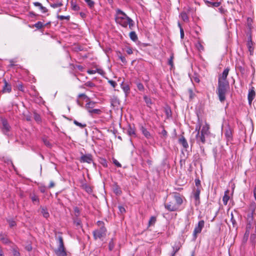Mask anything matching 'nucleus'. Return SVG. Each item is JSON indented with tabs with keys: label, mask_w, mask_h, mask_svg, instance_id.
Masks as SVG:
<instances>
[{
	"label": "nucleus",
	"mask_w": 256,
	"mask_h": 256,
	"mask_svg": "<svg viewBox=\"0 0 256 256\" xmlns=\"http://www.w3.org/2000/svg\"><path fill=\"white\" fill-rule=\"evenodd\" d=\"M228 88V82H222L220 80H218L217 94L220 102H224L225 100L226 94Z\"/></svg>",
	"instance_id": "2"
},
{
	"label": "nucleus",
	"mask_w": 256,
	"mask_h": 256,
	"mask_svg": "<svg viewBox=\"0 0 256 256\" xmlns=\"http://www.w3.org/2000/svg\"><path fill=\"white\" fill-rule=\"evenodd\" d=\"M115 20L117 24L124 28H126L128 25L129 28L132 30L134 26V21L120 9L116 10Z\"/></svg>",
	"instance_id": "1"
},
{
	"label": "nucleus",
	"mask_w": 256,
	"mask_h": 256,
	"mask_svg": "<svg viewBox=\"0 0 256 256\" xmlns=\"http://www.w3.org/2000/svg\"><path fill=\"white\" fill-rule=\"evenodd\" d=\"M2 130L4 134H6L7 132H8L10 130V126L7 122V121L6 120H2Z\"/></svg>",
	"instance_id": "13"
},
{
	"label": "nucleus",
	"mask_w": 256,
	"mask_h": 256,
	"mask_svg": "<svg viewBox=\"0 0 256 256\" xmlns=\"http://www.w3.org/2000/svg\"><path fill=\"white\" fill-rule=\"evenodd\" d=\"M109 250H112L114 248V243L113 242V240H112L109 243Z\"/></svg>",
	"instance_id": "42"
},
{
	"label": "nucleus",
	"mask_w": 256,
	"mask_h": 256,
	"mask_svg": "<svg viewBox=\"0 0 256 256\" xmlns=\"http://www.w3.org/2000/svg\"><path fill=\"white\" fill-rule=\"evenodd\" d=\"M164 207L170 212L176 211L178 208L172 200L167 203H165Z\"/></svg>",
	"instance_id": "7"
},
{
	"label": "nucleus",
	"mask_w": 256,
	"mask_h": 256,
	"mask_svg": "<svg viewBox=\"0 0 256 256\" xmlns=\"http://www.w3.org/2000/svg\"><path fill=\"white\" fill-rule=\"evenodd\" d=\"M12 90L11 86L9 84L6 80H4V86L3 87V92H10Z\"/></svg>",
	"instance_id": "14"
},
{
	"label": "nucleus",
	"mask_w": 256,
	"mask_h": 256,
	"mask_svg": "<svg viewBox=\"0 0 256 256\" xmlns=\"http://www.w3.org/2000/svg\"><path fill=\"white\" fill-rule=\"evenodd\" d=\"M12 253H13V255L14 256H20V252L14 248L12 250Z\"/></svg>",
	"instance_id": "46"
},
{
	"label": "nucleus",
	"mask_w": 256,
	"mask_h": 256,
	"mask_svg": "<svg viewBox=\"0 0 256 256\" xmlns=\"http://www.w3.org/2000/svg\"><path fill=\"white\" fill-rule=\"evenodd\" d=\"M114 164L118 167H121V164L116 159L113 160Z\"/></svg>",
	"instance_id": "47"
},
{
	"label": "nucleus",
	"mask_w": 256,
	"mask_h": 256,
	"mask_svg": "<svg viewBox=\"0 0 256 256\" xmlns=\"http://www.w3.org/2000/svg\"><path fill=\"white\" fill-rule=\"evenodd\" d=\"M88 73L90 74H94L96 73V70H88Z\"/></svg>",
	"instance_id": "57"
},
{
	"label": "nucleus",
	"mask_w": 256,
	"mask_h": 256,
	"mask_svg": "<svg viewBox=\"0 0 256 256\" xmlns=\"http://www.w3.org/2000/svg\"><path fill=\"white\" fill-rule=\"evenodd\" d=\"M83 97H84V98H86V94H80L78 95V98H83Z\"/></svg>",
	"instance_id": "62"
},
{
	"label": "nucleus",
	"mask_w": 256,
	"mask_h": 256,
	"mask_svg": "<svg viewBox=\"0 0 256 256\" xmlns=\"http://www.w3.org/2000/svg\"><path fill=\"white\" fill-rule=\"evenodd\" d=\"M210 4L214 7H218L220 6V2H210Z\"/></svg>",
	"instance_id": "49"
},
{
	"label": "nucleus",
	"mask_w": 256,
	"mask_h": 256,
	"mask_svg": "<svg viewBox=\"0 0 256 256\" xmlns=\"http://www.w3.org/2000/svg\"><path fill=\"white\" fill-rule=\"evenodd\" d=\"M35 26L38 28H42L43 27V24L42 22H36V24H35Z\"/></svg>",
	"instance_id": "38"
},
{
	"label": "nucleus",
	"mask_w": 256,
	"mask_h": 256,
	"mask_svg": "<svg viewBox=\"0 0 256 256\" xmlns=\"http://www.w3.org/2000/svg\"><path fill=\"white\" fill-rule=\"evenodd\" d=\"M58 242H59L58 246H64L62 238L61 236H59L58 237Z\"/></svg>",
	"instance_id": "32"
},
{
	"label": "nucleus",
	"mask_w": 256,
	"mask_h": 256,
	"mask_svg": "<svg viewBox=\"0 0 256 256\" xmlns=\"http://www.w3.org/2000/svg\"><path fill=\"white\" fill-rule=\"evenodd\" d=\"M41 214L45 218H48L49 216V213L46 208H41Z\"/></svg>",
	"instance_id": "22"
},
{
	"label": "nucleus",
	"mask_w": 256,
	"mask_h": 256,
	"mask_svg": "<svg viewBox=\"0 0 256 256\" xmlns=\"http://www.w3.org/2000/svg\"><path fill=\"white\" fill-rule=\"evenodd\" d=\"M173 58H174V56L172 55L170 56V59L168 60V64L172 66H173Z\"/></svg>",
	"instance_id": "48"
},
{
	"label": "nucleus",
	"mask_w": 256,
	"mask_h": 256,
	"mask_svg": "<svg viewBox=\"0 0 256 256\" xmlns=\"http://www.w3.org/2000/svg\"><path fill=\"white\" fill-rule=\"evenodd\" d=\"M8 222L10 228H12L16 225V222L12 220H8Z\"/></svg>",
	"instance_id": "40"
},
{
	"label": "nucleus",
	"mask_w": 256,
	"mask_h": 256,
	"mask_svg": "<svg viewBox=\"0 0 256 256\" xmlns=\"http://www.w3.org/2000/svg\"><path fill=\"white\" fill-rule=\"evenodd\" d=\"M100 112V110L99 109H92L88 112L92 115L93 114H99Z\"/></svg>",
	"instance_id": "29"
},
{
	"label": "nucleus",
	"mask_w": 256,
	"mask_h": 256,
	"mask_svg": "<svg viewBox=\"0 0 256 256\" xmlns=\"http://www.w3.org/2000/svg\"><path fill=\"white\" fill-rule=\"evenodd\" d=\"M179 143L181 144L183 147L185 148H187L188 146V144L186 142V140L185 139V138L184 136H182L179 139Z\"/></svg>",
	"instance_id": "16"
},
{
	"label": "nucleus",
	"mask_w": 256,
	"mask_h": 256,
	"mask_svg": "<svg viewBox=\"0 0 256 256\" xmlns=\"http://www.w3.org/2000/svg\"><path fill=\"white\" fill-rule=\"evenodd\" d=\"M130 36L133 41H136L138 39L137 36L134 32H131L130 33Z\"/></svg>",
	"instance_id": "23"
},
{
	"label": "nucleus",
	"mask_w": 256,
	"mask_h": 256,
	"mask_svg": "<svg viewBox=\"0 0 256 256\" xmlns=\"http://www.w3.org/2000/svg\"><path fill=\"white\" fill-rule=\"evenodd\" d=\"M180 16L182 18V20L184 22H188V18L186 14L184 12H182L180 14Z\"/></svg>",
	"instance_id": "24"
},
{
	"label": "nucleus",
	"mask_w": 256,
	"mask_h": 256,
	"mask_svg": "<svg viewBox=\"0 0 256 256\" xmlns=\"http://www.w3.org/2000/svg\"><path fill=\"white\" fill-rule=\"evenodd\" d=\"M86 85L88 86H94V84L90 82H88L86 84Z\"/></svg>",
	"instance_id": "60"
},
{
	"label": "nucleus",
	"mask_w": 256,
	"mask_h": 256,
	"mask_svg": "<svg viewBox=\"0 0 256 256\" xmlns=\"http://www.w3.org/2000/svg\"><path fill=\"white\" fill-rule=\"evenodd\" d=\"M95 102H88L86 105V108L89 112L90 110L93 109V108L94 106Z\"/></svg>",
	"instance_id": "21"
},
{
	"label": "nucleus",
	"mask_w": 256,
	"mask_h": 256,
	"mask_svg": "<svg viewBox=\"0 0 256 256\" xmlns=\"http://www.w3.org/2000/svg\"><path fill=\"white\" fill-rule=\"evenodd\" d=\"M137 86L140 90H142L144 89V86L142 84H138Z\"/></svg>",
	"instance_id": "52"
},
{
	"label": "nucleus",
	"mask_w": 256,
	"mask_h": 256,
	"mask_svg": "<svg viewBox=\"0 0 256 256\" xmlns=\"http://www.w3.org/2000/svg\"><path fill=\"white\" fill-rule=\"evenodd\" d=\"M58 18L60 20H69L70 16H58Z\"/></svg>",
	"instance_id": "35"
},
{
	"label": "nucleus",
	"mask_w": 256,
	"mask_h": 256,
	"mask_svg": "<svg viewBox=\"0 0 256 256\" xmlns=\"http://www.w3.org/2000/svg\"><path fill=\"white\" fill-rule=\"evenodd\" d=\"M108 82L114 88L116 87V83L114 82V81H113V80H109L108 81Z\"/></svg>",
	"instance_id": "51"
},
{
	"label": "nucleus",
	"mask_w": 256,
	"mask_h": 256,
	"mask_svg": "<svg viewBox=\"0 0 256 256\" xmlns=\"http://www.w3.org/2000/svg\"><path fill=\"white\" fill-rule=\"evenodd\" d=\"M161 134L163 136L164 138H166L167 136V132L165 130H162L161 132Z\"/></svg>",
	"instance_id": "50"
},
{
	"label": "nucleus",
	"mask_w": 256,
	"mask_h": 256,
	"mask_svg": "<svg viewBox=\"0 0 256 256\" xmlns=\"http://www.w3.org/2000/svg\"><path fill=\"white\" fill-rule=\"evenodd\" d=\"M180 248V246H173V252L171 256H174V255L178 251Z\"/></svg>",
	"instance_id": "25"
},
{
	"label": "nucleus",
	"mask_w": 256,
	"mask_h": 256,
	"mask_svg": "<svg viewBox=\"0 0 256 256\" xmlns=\"http://www.w3.org/2000/svg\"><path fill=\"white\" fill-rule=\"evenodd\" d=\"M144 100L148 106H150V105L152 104L150 98H148L146 96H144Z\"/></svg>",
	"instance_id": "31"
},
{
	"label": "nucleus",
	"mask_w": 256,
	"mask_h": 256,
	"mask_svg": "<svg viewBox=\"0 0 256 256\" xmlns=\"http://www.w3.org/2000/svg\"><path fill=\"white\" fill-rule=\"evenodd\" d=\"M18 89L21 91H23V86L22 84H18Z\"/></svg>",
	"instance_id": "59"
},
{
	"label": "nucleus",
	"mask_w": 256,
	"mask_h": 256,
	"mask_svg": "<svg viewBox=\"0 0 256 256\" xmlns=\"http://www.w3.org/2000/svg\"><path fill=\"white\" fill-rule=\"evenodd\" d=\"M57 256H66V252L64 246H58L55 250Z\"/></svg>",
	"instance_id": "10"
},
{
	"label": "nucleus",
	"mask_w": 256,
	"mask_h": 256,
	"mask_svg": "<svg viewBox=\"0 0 256 256\" xmlns=\"http://www.w3.org/2000/svg\"><path fill=\"white\" fill-rule=\"evenodd\" d=\"M204 225V222L203 220L199 221L198 224L196 226L194 232L193 237L194 239L196 240L197 238V234L200 233L202 228Z\"/></svg>",
	"instance_id": "6"
},
{
	"label": "nucleus",
	"mask_w": 256,
	"mask_h": 256,
	"mask_svg": "<svg viewBox=\"0 0 256 256\" xmlns=\"http://www.w3.org/2000/svg\"><path fill=\"white\" fill-rule=\"evenodd\" d=\"M126 52L129 54H132V48H128L126 50Z\"/></svg>",
	"instance_id": "56"
},
{
	"label": "nucleus",
	"mask_w": 256,
	"mask_h": 256,
	"mask_svg": "<svg viewBox=\"0 0 256 256\" xmlns=\"http://www.w3.org/2000/svg\"><path fill=\"white\" fill-rule=\"evenodd\" d=\"M84 1L90 8H92L94 6V2L92 0H84Z\"/></svg>",
	"instance_id": "26"
},
{
	"label": "nucleus",
	"mask_w": 256,
	"mask_h": 256,
	"mask_svg": "<svg viewBox=\"0 0 256 256\" xmlns=\"http://www.w3.org/2000/svg\"><path fill=\"white\" fill-rule=\"evenodd\" d=\"M62 6V3H56V4H50V6L53 8H57L58 7H60Z\"/></svg>",
	"instance_id": "39"
},
{
	"label": "nucleus",
	"mask_w": 256,
	"mask_h": 256,
	"mask_svg": "<svg viewBox=\"0 0 256 256\" xmlns=\"http://www.w3.org/2000/svg\"><path fill=\"white\" fill-rule=\"evenodd\" d=\"M249 209L250 211V214H254V211L256 209V204L254 202H251L250 205Z\"/></svg>",
	"instance_id": "20"
},
{
	"label": "nucleus",
	"mask_w": 256,
	"mask_h": 256,
	"mask_svg": "<svg viewBox=\"0 0 256 256\" xmlns=\"http://www.w3.org/2000/svg\"><path fill=\"white\" fill-rule=\"evenodd\" d=\"M254 215L252 214H248L247 216V225L246 230L244 236L248 237L250 233H252L254 230V227L256 226L255 221L254 220Z\"/></svg>",
	"instance_id": "3"
},
{
	"label": "nucleus",
	"mask_w": 256,
	"mask_h": 256,
	"mask_svg": "<svg viewBox=\"0 0 256 256\" xmlns=\"http://www.w3.org/2000/svg\"><path fill=\"white\" fill-rule=\"evenodd\" d=\"M156 222V217L154 216H152L149 220V222H148L149 226L154 225L155 224Z\"/></svg>",
	"instance_id": "27"
},
{
	"label": "nucleus",
	"mask_w": 256,
	"mask_h": 256,
	"mask_svg": "<svg viewBox=\"0 0 256 256\" xmlns=\"http://www.w3.org/2000/svg\"><path fill=\"white\" fill-rule=\"evenodd\" d=\"M98 225L100 228L93 232L95 240L104 237L106 234V229L104 226V224L102 221H98Z\"/></svg>",
	"instance_id": "4"
},
{
	"label": "nucleus",
	"mask_w": 256,
	"mask_h": 256,
	"mask_svg": "<svg viewBox=\"0 0 256 256\" xmlns=\"http://www.w3.org/2000/svg\"><path fill=\"white\" fill-rule=\"evenodd\" d=\"M34 119L37 122L40 121V116L37 114H34Z\"/></svg>",
	"instance_id": "55"
},
{
	"label": "nucleus",
	"mask_w": 256,
	"mask_h": 256,
	"mask_svg": "<svg viewBox=\"0 0 256 256\" xmlns=\"http://www.w3.org/2000/svg\"><path fill=\"white\" fill-rule=\"evenodd\" d=\"M32 200L33 202H36L38 200V198L36 196H34L32 197Z\"/></svg>",
	"instance_id": "58"
},
{
	"label": "nucleus",
	"mask_w": 256,
	"mask_h": 256,
	"mask_svg": "<svg viewBox=\"0 0 256 256\" xmlns=\"http://www.w3.org/2000/svg\"><path fill=\"white\" fill-rule=\"evenodd\" d=\"M255 96V92L254 90H251L249 91L248 94V100L249 104H250L252 101V100L254 99Z\"/></svg>",
	"instance_id": "15"
},
{
	"label": "nucleus",
	"mask_w": 256,
	"mask_h": 256,
	"mask_svg": "<svg viewBox=\"0 0 256 256\" xmlns=\"http://www.w3.org/2000/svg\"><path fill=\"white\" fill-rule=\"evenodd\" d=\"M128 132L130 136L135 134V131L134 129L132 128H130L128 130Z\"/></svg>",
	"instance_id": "34"
},
{
	"label": "nucleus",
	"mask_w": 256,
	"mask_h": 256,
	"mask_svg": "<svg viewBox=\"0 0 256 256\" xmlns=\"http://www.w3.org/2000/svg\"><path fill=\"white\" fill-rule=\"evenodd\" d=\"M123 90L126 94H127L128 92L130 90V87L128 85H126L123 86L122 87Z\"/></svg>",
	"instance_id": "36"
},
{
	"label": "nucleus",
	"mask_w": 256,
	"mask_h": 256,
	"mask_svg": "<svg viewBox=\"0 0 256 256\" xmlns=\"http://www.w3.org/2000/svg\"><path fill=\"white\" fill-rule=\"evenodd\" d=\"M198 48L199 50H203L204 48L202 45L200 44H198Z\"/></svg>",
	"instance_id": "61"
},
{
	"label": "nucleus",
	"mask_w": 256,
	"mask_h": 256,
	"mask_svg": "<svg viewBox=\"0 0 256 256\" xmlns=\"http://www.w3.org/2000/svg\"><path fill=\"white\" fill-rule=\"evenodd\" d=\"M26 249L28 250V251H30L32 250V246L28 245V246L26 247Z\"/></svg>",
	"instance_id": "63"
},
{
	"label": "nucleus",
	"mask_w": 256,
	"mask_h": 256,
	"mask_svg": "<svg viewBox=\"0 0 256 256\" xmlns=\"http://www.w3.org/2000/svg\"><path fill=\"white\" fill-rule=\"evenodd\" d=\"M200 124H198L196 126V130L198 131L197 134L196 135V140L198 142H201L204 144L206 142V136H207L205 134L200 132Z\"/></svg>",
	"instance_id": "5"
},
{
	"label": "nucleus",
	"mask_w": 256,
	"mask_h": 256,
	"mask_svg": "<svg viewBox=\"0 0 256 256\" xmlns=\"http://www.w3.org/2000/svg\"><path fill=\"white\" fill-rule=\"evenodd\" d=\"M226 136L228 138H230L232 136V132L230 130H227L226 132Z\"/></svg>",
	"instance_id": "53"
},
{
	"label": "nucleus",
	"mask_w": 256,
	"mask_h": 256,
	"mask_svg": "<svg viewBox=\"0 0 256 256\" xmlns=\"http://www.w3.org/2000/svg\"><path fill=\"white\" fill-rule=\"evenodd\" d=\"M81 162L90 164L92 162V156L90 154L84 155L80 158Z\"/></svg>",
	"instance_id": "12"
},
{
	"label": "nucleus",
	"mask_w": 256,
	"mask_h": 256,
	"mask_svg": "<svg viewBox=\"0 0 256 256\" xmlns=\"http://www.w3.org/2000/svg\"><path fill=\"white\" fill-rule=\"evenodd\" d=\"M178 26L180 28V38H183L184 37V31L182 28L181 27L180 23L178 24Z\"/></svg>",
	"instance_id": "37"
},
{
	"label": "nucleus",
	"mask_w": 256,
	"mask_h": 256,
	"mask_svg": "<svg viewBox=\"0 0 256 256\" xmlns=\"http://www.w3.org/2000/svg\"><path fill=\"white\" fill-rule=\"evenodd\" d=\"M254 198L256 200V187L254 190Z\"/></svg>",
	"instance_id": "64"
},
{
	"label": "nucleus",
	"mask_w": 256,
	"mask_h": 256,
	"mask_svg": "<svg viewBox=\"0 0 256 256\" xmlns=\"http://www.w3.org/2000/svg\"><path fill=\"white\" fill-rule=\"evenodd\" d=\"M34 4L35 6H38L43 13H45L47 12L46 8L43 6L40 3L38 2H35Z\"/></svg>",
	"instance_id": "18"
},
{
	"label": "nucleus",
	"mask_w": 256,
	"mask_h": 256,
	"mask_svg": "<svg viewBox=\"0 0 256 256\" xmlns=\"http://www.w3.org/2000/svg\"><path fill=\"white\" fill-rule=\"evenodd\" d=\"M228 191L226 190L224 192V195L222 198L223 203L224 205H226L228 200L230 199V196H228Z\"/></svg>",
	"instance_id": "19"
},
{
	"label": "nucleus",
	"mask_w": 256,
	"mask_h": 256,
	"mask_svg": "<svg viewBox=\"0 0 256 256\" xmlns=\"http://www.w3.org/2000/svg\"><path fill=\"white\" fill-rule=\"evenodd\" d=\"M200 190H196V192H195L194 194V197L196 199V200H198L199 198H200Z\"/></svg>",
	"instance_id": "33"
},
{
	"label": "nucleus",
	"mask_w": 256,
	"mask_h": 256,
	"mask_svg": "<svg viewBox=\"0 0 256 256\" xmlns=\"http://www.w3.org/2000/svg\"><path fill=\"white\" fill-rule=\"evenodd\" d=\"M118 58L124 64H126V60L125 57L124 56H123L120 53L118 55Z\"/></svg>",
	"instance_id": "28"
},
{
	"label": "nucleus",
	"mask_w": 256,
	"mask_h": 256,
	"mask_svg": "<svg viewBox=\"0 0 256 256\" xmlns=\"http://www.w3.org/2000/svg\"><path fill=\"white\" fill-rule=\"evenodd\" d=\"M230 69L228 68H226L224 70L222 74L220 75L218 77V80H220L222 82H228V81L226 80L228 75V74Z\"/></svg>",
	"instance_id": "9"
},
{
	"label": "nucleus",
	"mask_w": 256,
	"mask_h": 256,
	"mask_svg": "<svg viewBox=\"0 0 256 256\" xmlns=\"http://www.w3.org/2000/svg\"><path fill=\"white\" fill-rule=\"evenodd\" d=\"M230 220L232 222V224L233 225V226L234 227L236 225V220L234 219V216H233V214H231V218H230Z\"/></svg>",
	"instance_id": "41"
},
{
	"label": "nucleus",
	"mask_w": 256,
	"mask_h": 256,
	"mask_svg": "<svg viewBox=\"0 0 256 256\" xmlns=\"http://www.w3.org/2000/svg\"><path fill=\"white\" fill-rule=\"evenodd\" d=\"M172 200L174 202L175 204H176L178 208L182 203V200L178 194H175Z\"/></svg>",
	"instance_id": "11"
},
{
	"label": "nucleus",
	"mask_w": 256,
	"mask_h": 256,
	"mask_svg": "<svg viewBox=\"0 0 256 256\" xmlns=\"http://www.w3.org/2000/svg\"><path fill=\"white\" fill-rule=\"evenodd\" d=\"M74 123L76 126H79V127H80V128H84L86 127V124H81V123H80V122H78V121H76V120H74Z\"/></svg>",
	"instance_id": "30"
},
{
	"label": "nucleus",
	"mask_w": 256,
	"mask_h": 256,
	"mask_svg": "<svg viewBox=\"0 0 256 256\" xmlns=\"http://www.w3.org/2000/svg\"><path fill=\"white\" fill-rule=\"evenodd\" d=\"M200 124V126H202V128L201 130L200 131V132L201 133L206 134V136H208L210 133V131H209V129H210L209 124H208L206 122H204V123L203 124V122H202L199 121L198 124Z\"/></svg>",
	"instance_id": "8"
},
{
	"label": "nucleus",
	"mask_w": 256,
	"mask_h": 256,
	"mask_svg": "<svg viewBox=\"0 0 256 256\" xmlns=\"http://www.w3.org/2000/svg\"><path fill=\"white\" fill-rule=\"evenodd\" d=\"M141 130H142V134L146 138L149 139L152 137L151 134L150 133V132L144 128L142 126L141 128Z\"/></svg>",
	"instance_id": "17"
},
{
	"label": "nucleus",
	"mask_w": 256,
	"mask_h": 256,
	"mask_svg": "<svg viewBox=\"0 0 256 256\" xmlns=\"http://www.w3.org/2000/svg\"><path fill=\"white\" fill-rule=\"evenodd\" d=\"M72 9L74 10H79V6L75 4L72 3Z\"/></svg>",
	"instance_id": "45"
},
{
	"label": "nucleus",
	"mask_w": 256,
	"mask_h": 256,
	"mask_svg": "<svg viewBox=\"0 0 256 256\" xmlns=\"http://www.w3.org/2000/svg\"><path fill=\"white\" fill-rule=\"evenodd\" d=\"M114 192L118 195H120L122 192L120 190V188L116 187V188L114 189Z\"/></svg>",
	"instance_id": "44"
},
{
	"label": "nucleus",
	"mask_w": 256,
	"mask_h": 256,
	"mask_svg": "<svg viewBox=\"0 0 256 256\" xmlns=\"http://www.w3.org/2000/svg\"><path fill=\"white\" fill-rule=\"evenodd\" d=\"M118 209H119V210H120V212L121 213V214H123L124 212H125V209L124 207H122V206H118Z\"/></svg>",
	"instance_id": "54"
},
{
	"label": "nucleus",
	"mask_w": 256,
	"mask_h": 256,
	"mask_svg": "<svg viewBox=\"0 0 256 256\" xmlns=\"http://www.w3.org/2000/svg\"><path fill=\"white\" fill-rule=\"evenodd\" d=\"M112 104L114 106H116V105L117 104H118V100H117V98H114L112 100Z\"/></svg>",
	"instance_id": "43"
}]
</instances>
